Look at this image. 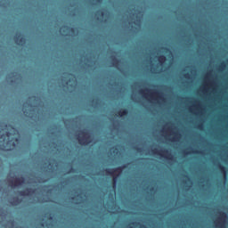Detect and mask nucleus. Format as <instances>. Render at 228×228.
<instances>
[{
	"instance_id": "12",
	"label": "nucleus",
	"mask_w": 228,
	"mask_h": 228,
	"mask_svg": "<svg viewBox=\"0 0 228 228\" xmlns=\"http://www.w3.org/2000/svg\"><path fill=\"white\" fill-rule=\"evenodd\" d=\"M225 218H227V214L222 211L218 221V228H225Z\"/></svg>"
},
{
	"instance_id": "34",
	"label": "nucleus",
	"mask_w": 228,
	"mask_h": 228,
	"mask_svg": "<svg viewBox=\"0 0 228 228\" xmlns=\"http://www.w3.org/2000/svg\"><path fill=\"white\" fill-rule=\"evenodd\" d=\"M2 8H6V4H1Z\"/></svg>"
},
{
	"instance_id": "42",
	"label": "nucleus",
	"mask_w": 228,
	"mask_h": 228,
	"mask_svg": "<svg viewBox=\"0 0 228 228\" xmlns=\"http://www.w3.org/2000/svg\"><path fill=\"white\" fill-rule=\"evenodd\" d=\"M52 161H53V163H56V159H53Z\"/></svg>"
},
{
	"instance_id": "47",
	"label": "nucleus",
	"mask_w": 228,
	"mask_h": 228,
	"mask_svg": "<svg viewBox=\"0 0 228 228\" xmlns=\"http://www.w3.org/2000/svg\"><path fill=\"white\" fill-rule=\"evenodd\" d=\"M144 91H147V92H149V91H150V89H144Z\"/></svg>"
},
{
	"instance_id": "10",
	"label": "nucleus",
	"mask_w": 228,
	"mask_h": 228,
	"mask_svg": "<svg viewBox=\"0 0 228 228\" xmlns=\"http://www.w3.org/2000/svg\"><path fill=\"white\" fill-rule=\"evenodd\" d=\"M14 42L16 45H26L27 39L21 32H17L14 36Z\"/></svg>"
},
{
	"instance_id": "50",
	"label": "nucleus",
	"mask_w": 228,
	"mask_h": 228,
	"mask_svg": "<svg viewBox=\"0 0 228 228\" xmlns=\"http://www.w3.org/2000/svg\"><path fill=\"white\" fill-rule=\"evenodd\" d=\"M190 152L186 151L185 154H189Z\"/></svg>"
},
{
	"instance_id": "2",
	"label": "nucleus",
	"mask_w": 228,
	"mask_h": 228,
	"mask_svg": "<svg viewBox=\"0 0 228 228\" xmlns=\"http://www.w3.org/2000/svg\"><path fill=\"white\" fill-rule=\"evenodd\" d=\"M83 179H84V185H83V190L81 191V189H73L71 191V196H70V200L72 202H74L76 205L77 204H84V209H83V213L84 215H86V208H85V206H86V158H85V156H86V151H84L83 152Z\"/></svg>"
},
{
	"instance_id": "15",
	"label": "nucleus",
	"mask_w": 228,
	"mask_h": 228,
	"mask_svg": "<svg viewBox=\"0 0 228 228\" xmlns=\"http://www.w3.org/2000/svg\"><path fill=\"white\" fill-rule=\"evenodd\" d=\"M22 202V199H20L19 197H13L12 200L10 201L11 206H19Z\"/></svg>"
},
{
	"instance_id": "6",
	"label": "nucleus",
	"mask_w": 228,
	"mask_h": 228,
	"mask_svg": "<svg viewBox=\"0 0 228 228\" xmlns=\"http://www.w3.org/2000/svg\"><path fill=\"white\" fill-rule=\"evenodd\" d=\"M61 33H63L61 35H64V37H77L79 30L76 28L75 27H70L69 25H63L60 28Z\"/></svg>"
},
{
	"instance_id": "7",
	"label": "nucleus",
	"mask_w": 228,
	"mask_h": 228,
	"mask_svg": "<svg viewBox=\"0 0 228 228\" xmlns=\"http://www.w3.org/2000/svg\"><path fill=\"white\" fill-rule=\"evenodd\" d=\"M64 74H66V76L69 77V79L65 83V85H68L69 90H71V92H74V90L77 88V78L76 77V75L72 73H64Z\"/></svg>"
},
{
	"instance_id": "45",
	"label": "nucleus",
	"mask_w": 228,
	"mask_h": 228,
	"mask_svg": "<svg viewBox=\"0 0 228 228\" xmlns=\"http://www.w3.org/2000/svg\"><path fill=\"white\" fill-rule=\"evenodd\" d=\"M1 190H3V186L0 185V191H1Z\"/></svg>"
},
{
	"instance_id": "13",
	"label": "nucleus",
	"mask_w": 228,
	"mask_h": 228,
	"mask_svg": "<svg viewBox=\"0 0 228 228\" xmlns=\"http://www.w3.org/2000/svg\"><path fill=\"white\" fill-rule=\"evenodd\" d=\"M72 181V178L71 177H67L65 178L64 180H62L61 182V187H60V190H65V188H67V186H69V184H70Z\"/></svg>"
},
{
	"instance_id": "40",
	"label": "nucleus",
	"mask_w": 228,
	"mask_h": 228,
	"mask_svg": "<svg viewBox=\"0 0 228 228\" xmlns=\"http://www.w3.org/2000/svg\"><path fill=\"white\" fill-rule=\"evenodd\" d=\"M89 144V137H88V133H87V145Z\"/></svg>"
},
{
	"instance_id": "30",
	"label": "nucleus",
	"mask_w": 228,
	"mask_h": 228,
	"mask_svg": "<svg viewBox=\"0 0 228 228\" xmlns=\"http://www.w3.org/2000/svg\"><path fill=\"white\" fill-rule=\"evenodd\" d=\"M8 224H11V225H15V220L11 219L10 221H8Z\"/></svg>"
},
{
	"instance_id": "37",
	"label": "nucleus",
	"mask_w": 228,
	"mask_h": 228,
	"mask_svg": "<svg viewBox=\"0 0 228 228\" xmlns=\"http://www.w3.org/2000/svg\"><path fill=\"white\" fill-rule=\"evenodd\" d=\"M164 51L169 52V49L167 47H164Z\"/></svg>"
},
{
	"instance_id": "36",
	"label": "nucleus",
	"mask_w": 228,
	"mask_h": 228,
	"mask_svg": "<svg viewBox=\"0 0 228 228\" xmlns=\"http://www.w3.org/2000/svg\"><path fill=\"white\" fill-rule=\"evenodd\" d=\"M185 78H189L190 74H184Z\"/></svg>"
},
{
	"instance_id": "44",
	"label": "nucleus",
	"mask_w": 228,
	"mask_h": 228,
	"mask_svg": "<svg viewBox=\"0 0 228 228\" xmlns=\"http://www.w3.org/2000/svg\"><path fill=\"white\" fill-rule=\"evenodd\" d=\"M150 191H154V188H151Z\"/></svg>"
},
{
	"instance_id": "41",
	"label": "nucleus",
	"mask_w": 228,
	"mask_h": 228,
	"mask_svg": "<svg viewBox=\"0 0 228 228\" xmlns=\"http://www.w3.org/2000/svg\"><path fill=\"white\" fill-rule=\"evenodd\" d=\"M136 151H141L142 149H141V148H136Z\"/></svg>"
},
{
	"instance_id": "16",
	"label": "nucleus",
	"mask_w": 228,
	"mask_h": 228,
	"mask_svg": "<svg viewBox=\"0 0 228 228\" xmlns=\"http://www.w3.org/2000/svg\"><path fill=\"white\" fill-rule=\"evenodd\" d=\"M77 118H79L78 117L73 118L71 119H68L66 121H64L65 126H67V122H71L72 123V127H77V126L76 124H77Z\"/></svg>"
},
{
	"instance_id": "1",
	"label": "nucleus",
	"mask_w": 228,
	"mask_h": 228,
	"mask_svg": "<svg viewBox=\"0 0 228 228\" xmlns=\"http://www.w3.org/2000/svg\"><path fill=\"white\" fill-rule=\"evenodd\" d=\"M0 151L5 152L15 151L19 142H20L19 129L4 122L0 124Z\"/></svg>"
},
{
	"instance_id": "35",
	"label": "nucleus",
	"mask_w": 228,
	"mask_h": 228,
	"mask_svg": "<svg viewBox=\"0 0 228 228\" xmlns=\"http://www.w3.org/2000/svg\"><path fill=\"white\" fill-rule=\"evenodd\" d=\"M98 4L102 3V0H95Z\"/></svg>"
},
{
	"instance_id": "33",
	"label": "nucleus",
	"mask_w": 228,
	"mask_h": 228,
	"mask_svg": "<svg viewBox=\"0 0 228 228\" xmlns=\"http://www.w3.org/2000/svg\"><path fill=\"white\" fill-rule=\"evenodd\" d=\"M194 154H202V151H192Z\"/></svg>"
},
{
	"instance_id": "32",
	"label": "nucleus",
	"mask_w": 228,
	"mask_h": 228,
	"mask_svg": "<svg viewBox=\"0 0 228 228\" xmlns=\"http://www.w3.org/2000/svg\"><path fill=\"white\" fill-rule=\"evenodd\" d=\"M83 90H86V84L85 78H84V84H83Z\"/></svg>"
},
{
	"instance_id": "18",
	"label": "nucleus",
	"mask_w": 228,
	"mask_h": 228,
	"mask_svg": "<svg viewBox=\"0 0 228 228\" xmlns=\"http://www.w3.org/2000/svg\"><path fill=\"white\" fill-rule=\"evenodd\" d=\"M95 15L97 16V20H100V18L104 17L105 13L103 10H98L96 11Z\"/></svg>"
},
{
	"instance_id": "21",
	"label": "nucleus",
	"mask_w": 228,
	"mask_h": 228,
	"mask_svg": "<svg viewBox=\"0 0 228 228\" xmlns=\"http://www.w3.org/2000/svg\"><path fill=\"white\" fill-rule=\"evenodd\" d=\"M217 167L220 169L221 173L224 174V175H226V174H227L226 167L221 164H218Z\"/></svg>"
},
{
	"instance_id": "51",
	"label": "nucleus",
	"mask_w": 228,
	"mask_h": 228,
	"mask_svg": "<svg viewBox=\"0 0 228 228\" xmlns=\"http://www.w3.org/2000/svg\"><path fill=\"white\" fill-rule=\"evenodd\" d=\"M129 228H133V227H129Z\"/></svg>"
},
{
	"instance_id": "23",
	"label": "nucleus",
	"mask_w": 228,
	"mask_h": 228,
	"mask_svg": "<svg viewBox=\"0 0 228 228\" xmlns=\"http://www.w3.org/2000/svg\"><path fill=\"white\" fill-rule=\"evenodd\" d=\"M0 216H2V218H6V211H4V208L1 206H0Z\"/></svg>"
},
{
	"instance_id": "38",
	"label": "nucleus",
	"mask_w": 228,
	"mask_h": 228,
	"mask_svg": "<svg viewBox=\"0 0 228 228\" xmlns=\"http://www.w3.org/2000/svg\"><path fill=\"white\" fill-rule=\"evenodd\" d=\"M29 108H33V104L32 103H28Z\"/></svg>"
},
{
	"instance_id": "3",
	"label": "nucleus",
	"mask_w": 228,
	"mask_h": 228,
	"mask_svg": "<svg viewBox=\"0 0 228 228\" xmlns=\"http://www.w3.org/2000/svg\"><path fill=\"white\" fill-rule=\"evenodd\" d=\"M83 4H84V24L86 22V20L85 18V15L86 13V0H83ZM86 26L84 25V35H83V54H82V58H83V70H84V74L86 73V34L85 33V31H86V28H85Z\"/></svg>"
},
{
	"instance_id": "4",
	"label": "nucleus",
	"mask_w": 228,
	"mask_h": 228,
	"mask_svg": "<svg viewBox=\"0 0 228 228\" xmlns=\"http://www.w3.org/2000/svg\"><path fill=\"white\" fill-rule=\"evenodd\" d=\"M84 126L83 129L75 130L74 137L77 140L80 145L86 147V126H85V122H86V114L83 115Z\"/></svg>"
},
{
	"instance_id": "20",
	"label": "nucleus",
	"mask_w": 228,
	"mask_h": 228,
	"mask_svg": "<svg viewBox=\"0 0 228 228\" xmlns=\"http://www.w3.org/2000/svg\"><path fill=\"white\" fill-rule=\"evenodd\" d=\"M58 190H60V184L53 185V189H48L46 191V193H51L52 191H58Z\"/></svg>"
},
{
	"instance_id": "27",
	"label": "nucleus",
	"mask_w": 228,
	"mask_h": 228,
	"mask_svg": "<svg viewBox=\"0 0 228 228\" xmlns=\"http://www.w3.org/2000/svg\"><path fill=\"white\" fill-rule=\"evenodd\" d=\"M155 94L159 96V100H164V98H163V96H162V95H163V93H155Z\"/></svg>"
},
{
	"instance_id": "24",
	"label": "nucleus",
	"mask_w": 228,
	"mask_h": 228,
	"mask_svg": "<svg viewBox=\"0 0 228 228\" xmlns=\"http://www.w3.org/2000/svg\"><path fill=\"white\" fill-rule=\"evenodd\" d=\"M83 102H84V104H83V108H84V110H85V108H86V94L84 92V96H83Z\"/></svg>"
},
{
	"instance_id": "29",
	"label": "nucleus",
	"mask_w": 228,
	"mask_h": 228,
	"mask_svg": "<svg viewBox=\"0 0 228 228\" xmlns=\"http://www.w3.org/2000/svg\"><path fill=\"white\" fill-rule=\"evenodd\" d=\"M225 62H221V64L219 65V69H225Z\"/></svg>"
},
{
	"instance_id": "39",
	"label": "nucleus",
	"mask_w": 228,
	"mask_h": 228,
	"mask_svg": "<svg viewBox=\"0 0 228 228\" xmlns=\"http://www.w3.org/2000/svg\"><path fill=\"white\" fill-rule=\"evenodd\" d=\"M140 94H144L143 89H141V90H140Z\"/></svg>"
},
{
	"instance_id": "31",
	"label": "nucleus",
	"mask_w": 228,
	"mask_h": 228,
	"mask_svg": "<svg viewBox=\"0 0 228 228\" xmlns=\"http://www.w3.org/2000/svg\"><path fill=\"white\" fill-rule=\"evenodd\" d=\"M9 84L10 85H17V81L12 79Z\"/></svg>"
},
{
	"instance_id": "8",
	"label": "nucleus",
	"mask_w": 228,
	"mask_h": 228,
	"mask_svg": "<svg viewBox=\"0 0 228 228\" xmlns=\"http://www.w3.org/2000/svg\"><path fill=\"white\" fill-rule=\"evenodd\" d=\"M151 152L153 154H157V156L165 157V159H173V155L171 154V152H169V150L167 149L160 150L159 151V150H157V148H154L153 150H151Z\"/></svg>"
},
{
	"instance_id": "17",
	"label": "nucleus",
	"mask_w": 228,
	"mask_h": 228,
	"mask_svg": "<svg viewBox=\"0 0 228 228\" xmlns=\"http://www.w3.org/2000/svg\"><path fill=\"white\" fill-rule=\"evenodd\" d=\"M129 113L128 109H120L118 112V116L120 118L126 117Z\"/></svg>"
},
{
	"instance_id": "28",
	"label": "nucleus",
	"mask_w": 228,
	"mask_h": 228,
	"mask_svg": "<svg viewBox=\"0 0 228 228\" xmlns=\"http://www.w3.org/2000/svg\"><path fill=\"white\" fill-rule=\"evenodd\" d=\"M83 228H86V217L85 216L83 217Z\"/></svg>"
},
{
	"instance_id": "5",
	"label": "nucleus",
	"mask_w": 228,
	"mask_h": 228,
	"mask_svg": "<svg viewBox=\"0 0 228 228\" xmlns=\"http://www.w3.org/2000/svg\"><path fill=\"white\" fill-rule=\"evenodd\" d=\"M126 167V165H123V167H107L106 168V174L107 175H112L113 178H112V183L114 186L117 185V183H118V176L119 175H116L117 172H118V174H120L124 168Z\"/></svg>"
},
{
	"instance_id": "19",
	"label": "nucleus",
	"mask_w": 228,
	"mask_h": 228,
	"mask_svg": "<svg viewBox=\"0 0 228 228\" xmlns=\"http://www.w3.org/2000/svg\"><path fill=\"white\" fill-rule=\"evenodd\" d=\"M67 168H69V170L66 172V174H74V172H76V168H74V166H72V164H69Z\"/></svg>"
},
{
	"instance_id": "43",
	"label": "nucleus",
	"mask_w": 228,
	"mask_h": 228,
	"mask_svg": "<svg viewBox=\"0 0 228 228\" xmlns=\"http://www.w3.org/2000/svg\"><path fill=\"white\" fill-rule=\"evenodd\" d=\"M201 127H202V125H199V128L201 129Z\"/></svg>"
},
{
	"instance_id": "46",
	"label": "nucleus",
	"mask_w": 228,
	"mask_h": 228,
	"mask_svg": "<svg viewBox=\"0 0 228 228\" xmlns=\"http://www.w3.org/2000/svg\"><path fill=\"white\" fill-rule=\"evenodd\" d=\"M41 227H44V223L41 224Z\"/></svg>"
},
{
	"instance_id": "25",
	"label": "nucleus",
	"mask_w": 228,
	"mask_h": 228,
	"mask_svg": "<svg viewBox=\"0 0 228 228\" xmlns=\"http://www.w3.org/2000/svg\"><path fill=\"white\" fill-rule=\"evenodd\" d=\"M45 168H49V172H54V167H53V165H51V162L48 164V166L45 167Z\"/></svg>"
},
{
	"instance_id": "22",
	"label": "nucleus",
	"mask_w": 228,
	"mask_h": 228,
	"mask_svg": "<svg viewBox=\"0 0 228 228\" xmlns=\"http://www.w3.org/2000/svg\"><path fill=\"white\" fill-rule=\"evenodd\" d=\"M165 61H167L166 55H164V54L159 55V62L160 64H163V63H165Z\"/></svg>"
},
{
	"instance_id": "14",
	"label": "nucleus",
	"mask_w": 228,
	"mask_h": 228,
	"mask_svg": "<svg viewBox=\"0 0 228 228\" xmlns=\"http://www.w3.org/2000/svg\"><path fill=\"white\" fill-rule=\"evenodd\" d=\"M23 113L26 115V117H28V118H31L33 120L35 118V110L30 109L29 111L28 110L23 109Z\"/></svg>"
},
{
	"instance_id": "26",
	"label": "nucleus",
	"mask_w": 228,
	"mask_h": 228,
	"mask_svg": "<svg viewBox=\"0 0 228 228\" xmlns=\"http://www.w3.org/2000/svg\"><path fill=\"white\" fill-rule=\"evenodd\" d=\"M112 60H113L114 66H117V64L119 63V60L117 59L116 57H114Z\"/></svg>"
},
{
	"instance_id": "9",
	"label": "nucleus",
	"mask_w": 228,
	"mask_h": 228,
	"mask_svg": "<svg viewBox=\"0 0 228 228\" xmlns=\"http://www.w3.org/2000/svg\"><path fill=\"white\" fill-rule=\"evenodd\" d=\"M11 179H14V181L11 182V186L12 188H19V186H22V184H24L26 183V178L24 176H17V175H13L11 176Z\"/></svg>"
},
{
	"instance_id": "48",
	"label": "nucleus",
	"mask_w": 228,
	"mask_h": 228,
	"mask_svg": "<svg viewBox=\"0 0 228 228\" xmlns=\"http://www.w3.org/2000/svg\"><path fill=\"white\" fill-rule=\"evenodd\" d=\"M55 167H58V162H56Z\"/></svg>"
},
{
	"instance_id": "49",
	"label": "nucleus",
	"mask_w": 228,
	"mask_h": 228,
	"mask_svg": "<svg viewBox=\"0 0 228 228\" xmlns=\"http://www.w3.org/2000/svg\"><path fill=\"white\" fill-rule=\"evenodd\" d=\"M50 220H53V216H50Z\"/></svg>"
},
{
	"instance_id": "11",
	"label": "nucleus",
	"mask_w": 228,
	"mask_h": 228,
	"mask_svg": "<svg viewBox=\"0 0 228 228\" xmlns=\"http://www.w3.org/2000/svg\"><path fill=\"white\" fill-rule=\"evenodd\" d=\"M35 191H37V189L27 188L24 191H20L18 195H20V197H29V195H33Z\"/></svg>"
}]
</instances>
